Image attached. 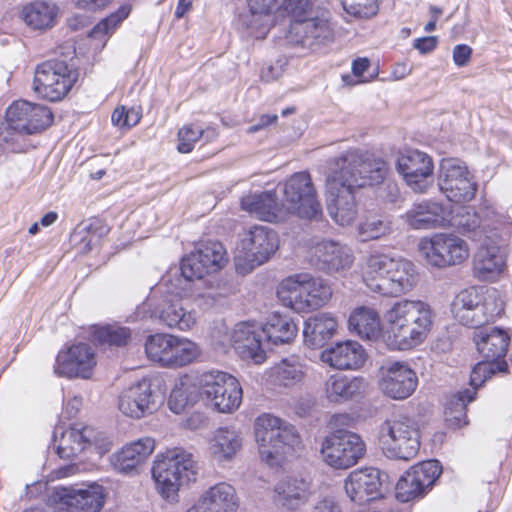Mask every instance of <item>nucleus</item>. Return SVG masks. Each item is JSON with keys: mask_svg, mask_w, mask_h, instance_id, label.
<instances>
[{"mask_svg": "<svg viewBox=\"0 0 512 512\" xmlns=\"http://www.w3.org/2000/svg\"><path fill=\"white\" fill-rule=\"evenodd\" d=\"M387 163L382 159L365 157L357 150H349L334 161L327 177V210L340 226L351 225L358 215L355 191L383 181Z\"/></svg>", "mask_w": 512, "mask_h": 512, "instance_id": "f257e3e1", "label": "nucleus"}, {"mask_svg": "<svg viewBox=\"0 0 512 512\" xmlns=\"http://www.w3.org/2000/svg\"><path fill=\"white\" fill-rule=\"evenodd\" d=\"M434 313L422 300L396 301L384 313L383 338L393 350H409L424 342L432 324Z\"/></svg>", "mask_w": 512, "mask_h": 512, "instance_id": "f03ea898", "label": "nucleus"}, {"mask_svg": "<svg viewBox=\"0 0 512 512\" xmlns=\"http://www.w3.org/2000/svg\"><path fill=\"white\" fill-rule=\"evenodd\" d=\"M363 281L372 292L398 297L416 286L418 274L412 261L375 252L366 258Z\"/></svg>", "mask_w": 512, "mask_h": 512, "instance_id": "7ed1b4c3", "label": "nucleus"}, {"mask_svg": "<svg viewBox=\"0 0 512 512\" xmlns=\"http://www.w3.org/2000/svg\"><path fill=\"white\" fill-rule=\"evenodd\" d=\"M254 433L260 458L269 466L279 465L302 444L293 425L270 413H263L256 418Z\"/></svg>", "mask_w": 512, "mask_h": 512, "instance_id": "20e7f679", "label": "nucleus"}, {"mask_svg": "<svg viewBox=\"0 0 512 512\" xmlns=\"http://www.w3.org/2000/svg\"><path fill=\"white\" fill-rule=\"evenodd\" d=\"M198 473L194 456L183 450H168L157 456L152 467L156 489L168 501H176L181 486L196 480Z\"/></svg>", "mask_w": 512, "mask_h": 512, "instance_id": "39448f33", "label": "nucleus"}, {"mask_svg": "<svg viewBox=\"0 0 512 512\" xmlns=\"http://www.w3.org/2000/svg\"><path fill=\"white\" fill-rule=\"evenodd\" d=\"M329 283L307 273L289 276L281 281L277 296L284 306L303 313L325 306L332 298Z\"/></svg>", "mask_w": 512, "mask_h": 512, "instance_id": "423d86ee", "label": "nucleus"}, {"mask_svg": "<svg viewBox=\"0 0 512 512\" xmlns=\"http://www.w3.org/2000/svg\"><path fill=\"white\" fill-rule=\"evenodd\" d=\"M321 460L336 470L355 466L366 454V443L356 432L339 428L328 433L320 443Z\"/></svg>", "mask_w": 512, "mask_h": 512, "instance_id": "0eeeda50", "label": "nucleus"}, {"mask_svg": "<svg viewBox=\"0 0 512 512\" xmlns=\"http://www.w3.org/2000/svg\"><path fill=\"white\" fill-rule=\"evenodd\" d=\"M418 251L427 265L436 268L460 265L470 256L467 241L447 232L422 237L418 243Z\"/></svg>", "mask_w": 512, "mask_h": 512, "instance_id": "6e6552de", "label": "nucleus"}, {"mask_svg": "<svg viewBox=\"0 0 512 512\" xmlns=\"http://www.w3.org/2000/svg\"><path fill=\"white\" fill-rule=\"evenodd\" d=\"M451 311L462 325L478 328L499 317L503 311V303L494 293L481 296L475 288H470L457 294Z\"/></svg>", "mask_w": 512, "mask_h": 512, "instance_id": "1a4fd4ad", "label": "nucleus"}, {"mask_svg": "<svg viewBox=\"0 0 512 512\" xmlns=\"http://www.w3.org/2000/svg\"><path fill=\"white\" fill-rule=\"evenodd\" d=\"M385 454L389 458L408 461L414 458L420 448V434L417 423L408 417H394L385 420L379 431Z\"/></svg>", "mask_w": 512, "mask_h": 512, "instance_id": "9d476101", "label": "nucleus"}, {"mask_svg": "<svg viewBox=\"0 0 512 512\" xmlns=\"http://www.w3.org/2000/svg\"><path fill=\"white\" fill-rule=\"evenodd\" d=\"M198 390L207 404L220 413L239 408L242 388L238 380L222 371H207L197 377Z\"/></svg>", "mask_w": 512, "mask_h": 512, "instance_id": "9b49d317", "label": "nucleus"}, {"mask_svg": "<svg viewBox=\"0 0 512 512\" xmlns=\"http://www.w3.org/2000/svg\"><path fill=\"white\" fill-rule=\"evenodd\" d=\"M450 222L472 240L478 242L485 238L490 240L499 239L498 236H492V233L499 231L512 232V222L509 218L490 207H483L479 210L462 207L449 220Z\"/></svg>", "mask_w": 512, "mask_h": 512, "instance_id": "f8f14e48", "label": "nucleus"}, {"mask_svg": "<svg viewBox=\"0 0 512 512\" xmlns=\"http://www.w3.org/2000/svg\"><path fill=\"white\" fill-rule=\"evenodd\" d=\"M284 200L282 206L286 213L302 219H317L322 215V206L317 199L316 189L311 176L307 172L291 175L283 187Z\"/></svg>", "mask_w": 512, "mask_h": 512, "instance_id": "ddd939ff", "label": "nucleus"}, {"mask_svg": "<svg viewBox=\"0 0 512 512\" xmlns=\"http://www.w3.org/2000/svg\"><path fill=\"white\" fill-rule=\"evenodd\" d=\"M78 73L63 60H48L35 69L33 90L49 101L62 100L77 81Z\"/></svg>", "mask_w": 512, "mask_h": 512, "instance_id": "4468645a", "label": "nucleus"}, {"mask_svg": "<svg viewBox=\"0 0 512 512\" xmlns=\"http://www.w3.org/2000/svg\"><path fill=\"white\" fill-rule=\"evenodd\" d=\"M106 491L98 483L85 487H57L48 497L54 512H100L105 504Z\"/></svg>", "mask_w": 512, "mask_h": 512, "instance_id": "2eb2a0df", "label": "nucleus"}, {"mask_svg": "<svg viewBox=\"0 0 512 512\" xmlns=\"http://www.w3.org/2000/svg\"><path fill=\"white\" fill-rule=\"evenodd\" d=\"M288 43L303 52H315L333 40L328 11L318 10L306 19L291 22Z\"/></svg>", "mask_w": 512, "mask_h": 512, "instance_id": "dca6fc26", "label": "nucleus"}, {"mask_svg": "<svg viewBox=\"0 0 512 512\" xmlns=\"http://www.w3.org/2000/svg\"><path fill=\"white\" fill-rule=\"evenodd\" d=\"M438 186L447 199L455 203L470 202L477 191V183L467 166L455 158L441 161Z\"/></svg>", "mask_w": 512, "mask_h": 512, "instance_id": "f3484780", "label": "nucleus"}, {"mask_svg": "<svg viewBox=\"0 0 512 512\" xmlns=\"http://www.w3.org/2000/svg\"><path fill=\"white\" fill-rule=\"evenodd\" d=\"M442 473L437 460L424 461L412 466L396 484V498L405 503L423 497Z\"/></svg>", "mask_w": 512, "mask_h": 512, "instance_id": "a211bd4d", "label": "nucleus"}, {"mask_svg": "<svg viewBox=\"0 0 512 512\" xmlns=\"http://www.w3.org/2000/svg\"><path fill=\"white\" fill-rule=\"evenodd\" d=\"M279 247L277 234L267 226H253L242 237L236 259H243L252 269L267 262Z\"/></svg>", "mask_w": 512, "mask_h": 512, "instance_id": "6ab92c4d", "label": "nucleus"}, {"mask_svg": "<svg viewBox=\"0 0 512 512\" xmlns=\"http://www.w3.org/2000/svg\"><path fill=\"white\" fill-rule=\"evenodd\" d=\"M53 113L48 107L25 100L14 101L6 110V123L10 130L31 135L48 128Z\"/></svg>", "mask_w": 512, "mask_h": 512, "instance_id": "aec40b11", "label": "nucleus"}, {"mask_svg": "<svg viewBox=\"0 0 512 512\" xmlns=\"http://www.w3.org/2000/svg\"><path fill=\"white\" fill-rule=\"evenodd\" d=\"M227 263L226 251L220 242L202 244L196 251L182 258L181 275L187 281L200 280L219 271Z\"/></svg>", "mask_w": 512, "mask_h": 512, "instance_id": "412c9836", "label": "nucleus"}, {"mask_svg": "<svg viewBox=\"0 0 512 512\" xmlns=\"http://www.w3.org/2000/svg\"><path fill=\"white\" fill-rule=\"evenodd\" d=\"M432 158L417 149H407L397 159V171L406 184L416 193H425L433 184Z\"/></svg>", "mask_w": 512, "mask_h": 512, "instance_id": "4be33fe9", "label": "nucleus"}, {"mask_svg": "<svg viewBox=\"0 0 512 512\" xmlns=\"http://www.w3.org/2000/svg\"><path fill=\"white\" fill-rule=\"evenodd\" d=\"M159 405V395L149 379L143 378L123 389L118 396V409L126 417L141 419L153 414Z\"/></svg>", "mask_w": 512, "mask_h": 512, "instance_id": "5701e85b", "label": "nucleus"}, {"mask_svg": "<svg viewBox=\"0 0 512 512\" xmlns=\"http://www.w3.org/2000/svg\"><path fill=\"white\" fill-rule=\"evenodd\" d=\"M97 365L94 349L86 343H78L58 353L54 372L67 378L89 379Z\"/></svg>", "mask_w": 512, "mask_h": 512, "instance_id": "b1692460", "label": "nucleus"}, {"mask_svg": "<svg viewBox=\"0 0 512 512\" xmlns=\"http://www.w3.org/2000/svg\"><path fill=\"white\" fill-rule=\"evenodd\" d=\"M512 232L492 233V236H498L499 239H483L480 247L474 256V273L483 281L493 280L503 270L505 266L506 254V236Z\"/></svg>", "mask_w": 512, "mask_h": 512, "instance_id": "393cba45", "label": "nucleus"}, {"mask_svg": "<svg viewBox=\"0 0 512 512\" xmlns=\"http://www.w3.org/2000/svg\"><path fill=\"white\" fill-rule=\"evenodd\" d=\"M378 385L387 397L404 400L416 390L418 378L408 364L395 361L381 366Z\"/></svg>", "mask_w": 512, "mask_h": 512, "instance_id": "a878e982", "label": "nucleus"}, {"mask_svg": "<svg viewBox=\"0 0 512 512\" xmlns=\"http://www.w3.org/2000/svg\"><path fill=\"white\" fill-rule=\"evenodd\" d=\"M261 325L241 322L233 328L229 343L244 361L260 365L266 361V340Z\"/></svg>", "mask_w": 512, "mask_h": 512, "instance_id": "bb28decb", "label": "nucleus"}, {"mask_svg": "<svg viewBox=\"0 0 512 512\" xmlns=\"http://www.w3.org/2000/svg\"><path fill=\"white\" fill-rule=\"evenodd\" d=\"M387 476L379 469L365 467L349 473L344 488L351 501L364 504L383 495V486Z\"/></svg>", "mask_w": 512, "mask_h": 512, "instance_id": "cd10ccee", "label": "nucleus"}, {"mask_svg": "<svg viewBox=\"0 0 512 512\" xmlns=\"http://www.w3.org/2000/svg\"><path fill=\"white\" fill-rule=\"evenodd\" d=\"M240 499L234 486L218 482L203 490L184 512H237Z\"/></svg>", "mask_w": 512, "mask_h": 512, "instance_id": "c85d7f7f", "label": "nucleus"}, {"mask_svg": "<svg viewBox=\"0 0 512 512\" xmlns=\"http://www.w3.org/2000/svg\"><path fill=\"white\" fill-rule=\"evenodd\" d=\"M311 484L304 478L286 477L274 487V503L284 512H297L311 497Z\"/></svg>", "mask_w": 512, "mask_h": 512, "instance_id": "c756f323", "label": "nucleus"}, {"mask_svg": "<svg viewBox=\"0 0 512 512\" xmlns=\"http://www.w3.org/2000/svg\"><path fill=\"white\" fill-rule=\"evenodd\" d=\"M401 219L413 230H430L449 224L443 205L431 200L414 203Z\"/></svg>", "mask_w": 512, "mask_h": 512, "instance_id": "7c9ffc66", "label": "nucleus"}, {"mask_svg": "<svg viewBox=\"0 0 512 512\" xmlns=\"http://www.w3.org/2000/svg\"><path fill=\"white\" fill-rule=\"evenodd\" d=\"M320 358L337 370H357L365 363L366 353L358 342L347 340L323 350Z\"/></svg>", "mask_w": 512, "mask_h": 512, "instance_id": "2f4dec72", "label": "nucleus"}, {"mask_svg": "<svg viewBox=\"0 0 512 512\" xmlns=\"http://www.w3.org/2000/svg\"><path fill=\"white\" fill-rule=\"evenodd\" d=\"M92 434V427L73 424L65 428L56 426L53 434V444L58 456L62 459H72L87 449V437Z\"/></svg>", "mask_w": 512, "mask_h": 512, "instance_id": "473e14b6", "label": "nucleus"}, {"mask_svg": "<svg viewBox=\"0 0 512 512\" xmlns=\"http://www.w3.org/2000/svg\"><path fill=\"white\" fill-rule=\"evenodd\" d=\"M367 382L363 377L347 376L340 373L329 375L323 382L322 390L330 403H345L365 392Z\"/></svg>", "mask_w": 512, "mask_h": 512, "instance_id": "72a5a7b5", "label": "nucleus"}, {"mask_svg": "<svg viewBox=\"0 0 512 512\" xmlns=\"http://www.w3.org/2000/svg\"><path fill=\"white\" fill-rule=\"evenodd\" d=\"M155 316L162 324L170 329L187 331L191 329L197 321L196 312L193 309H187L182 300L176 295L171 296L157 307L152 317Z\"/></svg>", "mask_w": 512, "mask_h": 512, "instance_id": "f704fd0d", "label": "nucleus"}, {"mask_svg": "<svg viewBox=\"0 0 512 512\" xmlns=\"http://www.w3.org/2000/svg\"><path fill=\"white\" fill-rule=\"evenodd\" d=\"M154 449V439L144 437L127 444L121 450L114 453L110 458V463L116 471L129 473L142 464L152 454Z\"/></svg>", "mask_w": 512, "mask_h": 512, "instance_id": "c9c22d12", "label": "nucleus"}, {"mask_svg": "<svg viewBox=\"0 0 512 512\" xmlns=\"http://www.w3.org/2000/svg\"><path fill=\"white\" fill-rule=\"evenodd\" d=\"M58 6L51 1L35 0L18 8V18L33 30H47L57 21Z\"/></svg>", "mask_w": 512, "mask_h": 512, "instance_id": "e433bc0d", "label": "nucleus"}, {"mask_svg": "<svg viewBox=\"0 0 512 512\" xmlns=\"http://www.w3.org/2000/svg\"><path fill=\"white\" fill-rule=\"evenodd\" d=\"M241 208L268 222L280 221L287 217L283 206L277 204L276 193L273 191L244 196L241 199Z\"/></svg>", "mask_w": 512, "mask_h": 512, "instance_id": "4c0bfd02", "label": "nucleus"}, {"mask_svg": "<svg viewBox=\"0 0 512 512\" xmlns=\"http://www.w3.org/2000/svg\"><path fill=\"white\" fill-rule=\"evenodd\" d=\"M313 255L328 271H341L350 268L354 257L352 250L332 240H322L312 247Z\"/></svg>", "mask_w": 512, "mask_h": 512, "instance_id": "58836bf2", "label": "nucleus"}, {"mask_svg": "<svg viewBox=\"0 0 512 512\" xmlns=\"http://www.w3.org/2000/svg\"><path fill=\"white\" fill-rule=\"evenodd\" d=\"M474 341L485 359L499 361L507 351L509 336L500 328L486 327L475 332Z\"/></svg>", "mask_w": 512, "mask_h": 512, "instance_id": "ea45409f", "label": "nucleus"}, {"mask_svg": "<svg viewBox=\"0 0 512 512\" xmlns=\"http://www.w3.org/2000/svg\"><path fill=\"white\" fill-rule=\"evenodd\" d=\"M338 322L331 313H319L309 317L303 327L305 343L310 347H320L337 332Z\"/></svg>", "mask_w": 512, "mask_h": 512, "instance_id": "a19ab883", "label": "nucleus"}, {"mask_svg": "<svg viewBox=\"0 0 512 512\" xmlns=\"http://www.w3.org/2000/svg\"><path fill=\"white\" fill-rule=\"evenodd\" d=\"M243 439L234 429H217L209 442L210 454L219 463L232 460L242 448Z\"/></svg>", "mask_w": 512, "mask_h": 512, "instance_id": "79ce46f5", "label": "nucleus"}, {"mask_svg": "<svg viewBox=\"0 0 512 512\" xmlns=\"http://www.w3.org/2000/svg\"><path fill=\"white\" fill-rule=\"evenodd\" d=\"M349 329L359 337L375 340L381 333V322L378 312L369 307H358L350 315Z\"/></svg>", "mask_w": 512, "mask_h": 512, "instance_id": "37998d69", "label": "nucleus"}, {"mask_svg": "<svg viewBox=\"0 0 512 512\" xmlns=\"http://www.w3.org/2000/svg\"><path fill=\"white\" fill-rule=\"evenodd\" d=\"M304 378V365L298 357L291 356L282 359L268 371L271 384L280 387H293Z\"/></svg>", "mask_w": 512, "mask_h": 512, "instance_id": "c03bdc74", "label": "nucleus"}, {"mask_svg": "<svg viewBox=\"0 0 512 512\" xmlns=\"http://www.w3.org/2000/svg\"><path fill=\"white\" fill-rule=\"evenodd\" d=\"M261 329L266 342H271L274 345L290 343L298 331L291 318L279 314L271 315Z\"/></svg>", "mask_w": 512, "mask_h": 512, "instance_id": "a18cd8bd", "label": "nucleus"}, {"mask_svg": "<svg viewBox=\"0 0 512 512\" xmlns=\"http://www.w3.org/2000/svg\"><path fill=\"white\" fill-rule=\"evenodd\" d=\"M201 354L199 345L191 339L173 335L167 367L177 369L195 362Z\"/></svg>", "mask_w": 512, "mask_h": 512, "instance_id": "49530a36", "label": "nucleus"}, {"mask_svg": "<svg viewBox=\"0 0 512 512\" xmlns=\"http://www.w3.org/2000/svg\"><path fill=\"white\" fill-rule=\"evenodd\" d=\"M197 379L193 381L186 376L177 383L170 393L168 400L169 408L175 414H181L188 407L192 406L198 399Z\"/></svg>", "mask_w": 512, "mask_h": 512, "instance_id": "de8ad7c7", "label": "nucleus"}, {"mask_svg": "<svg viewBox=\"0 0 512 512\" xmlns=\"http://www.w3.org/2000/svg\"><path fill=\"white\" fill-rule=\"evenodd\" d=\"M173 334L156 333L149 335L145 341V353L149 360L161 367H167V361L170 354Z\"/></svg>", "mask_w": 512, "mask_h": 512, "instance_id": "09e8293b", "label": "nucleus"}, {"mask_svg": "<svg viewBox=\"0 0 512 512\" xmlns=\"http://www.w3.org/2000/svg\"><path fill=\"white\" fill-rule=\"evenodd\" d=\"M475 394L467 389L451 398L445 409V420L451 427L459 428L467 424L466 406L474 400Z\"/></svg>", "mask_w": 512, "mask_h": 512, "instance_id": "8fccbe9b", "label": "nucleus"}, {"mask_svg": "<svg viewBox=\"0 0 512 512\" xmlns=\"http://www.w3.org/2000/svg\"><path fill=\"white\" fill-rule=\"evenodd\" d=\"M357 231L362 242L378 240L391 234L392 224L386 218L370 216L359 224Z\"/></svg>", "mask_w": 512, "mask_h": 512, "instance_id": "3c124183", "label": "nucleus"}, {"mask_svg": "<svg viewBox=\"0 0 512 512\" xmlns=\"http://www.w3.org/2000/svg\"><path fill=\"white\" fill-rule=\"evenodd\" d=\"M93 338L104 346H125L131 340V331L127 327L104 326L94 330Z\"/></svg>", "mask_w": 512, "mask_h": 512, "instance_id": "603ef678", "label": "nucleus"}, {"mask_svg": "<svg viewBox=\"0 0 512 512\" xmlns=\"http://www.w3.org/2000/svg\"><path fill=\"white\" fill-rule=\"evenodd\" d=\"M507 369V363L505 361H493L485 359V361L478 362L470 376V385L475 390L480 387L488 378H490L496 372H505Z\"/></svg>", "mask_w": 512, "mask_h": 512, "instance_id": "864d4df0", "label": "nucleus"}, {"mask_svg": "<svg viewBox=\"0 0 512 512\" xmlns=\"http://www.w3.org/2000/svg\"><path fill=\"white\" fill-rule=\"evenodd\" d=\"M104 233H106V229L98 221L91 223L86 229L77 232L75 237H79L78 251L86 254L98 247Z\"/></svg>", "mask_w": 512, "mask_h": 512, "instance_id": "5fc2aeb1", "label": "nucleus"}, {"mask_svg": "<svg viewBox=\"0 0 512 512\" xmlns=\"http://www.w3.org/2000/svg\"><path fill=\"white\" fill-rule=\"evenodd\" d=\"M130 13L129 6H121L116 12L100 21L90 32V36L98 38L112 34L117 26L128 17Z\"/></svg>", "mask_w": 512, "mask_h": 512, "instance_id": "6e6d98bb", "label": "nucleus"}, {"mask_svg": "<svg viewBox=\"0 0 512 512\" xmlns=\"http://www.w3.org/2000/svg\"><path fill=\"white\" fill-rule=\"evenodd\" d=\"M281 9L291 17L292 22L306 19L320 10L314 7L312 0H283Z\"/></svg>", "mask_w": 512, "mask_h": 512, "instance_id": "4d7b16f0", "label": "nucleus"}, {"mask_svg": "<svg viewBox=\"0 0 512 512\" xmlns=\"http://www.w3.org/2000/svg\"><path fill=\"white\" fill-rule=\"evenodd\" d=\"M342 5L348 14L360 18H369L378 11L377 0H342Z\"/></svg>", "mask_w": 512, "mask_h": 512, "instance_id": "13d9d810", "label": "nucleus"}, {"mask_svg": "<svg viewBox=\"0 0 512 512\" xmlns=\"http://www.w3.org/2000/svg\"><path fill=\"white\" fill-rule=\"evenodd\" d=\"M204 134V130L193 125L183 126L178 132L177 149L181 153H189L193 150L195 143Z\"/></svg>", "mask_w": 512, "mask_h": 512, "instance_id": "bf43d9fd", "label": "nucleus"}, {"mask_svg": "<svg viewBox=\"0 0 512 512\" xmlns=\"http://www.w3.org/2000/svg\"><path fill=\"white\" fill-rule=\"evenodd\" d=\"M87 449L94 448L100 455L109 452L112 448L111 439L103 432L92 427V434L87 437Z\"/></svg>", "mask_w": 512, "mask_h": 512, "instance_id": "052dcab7", "label": "nucleus"}, {"mask_svg": "<svg viewBox=\"0 0 512 512\" xmlns=\"http://www.w3.org/2000/svg\"><path fill=\"white\" fill-rule=\"evenodd\" d=\"M386 174H388V172ZM386 178L387 175H385V178L383 179L382 182L376 184L375 186L382 185L378 192L380 198H382L386 202L394 203L399 198L400 192L396 183L387 180Z\"/></svg>", "mask_w": 512, "mask_h": 512, "instance_id": "680f3d73", "label": "nucleus"}, {"mask_svg": "<svg viewBox=\"0 0 512 512\" xmlns=\"http://www.w3.org/2000/svg\"><path fill=\"white\" fill-rule=\"evenodd\" d=\"M472 55V48L465 44L456 45L453 48V60L458 67L466 66Z\"/></svg>", "mask_w": 512, "mask_h": 512, "instance_id": "e2e57ef3", "label": "nucleus"}, {"mask_svg": "<svg viewBox=\"0 0 512 512\" xmlns=\"http://www.w3.org/2000/svg\"><path fill=\"white\" fill-rule=\"evenodd\" d=\"M438 43L436 36H426L414 40L413 47L417 49L421 54H427L432 52Z\"/></svg>", "mask_w": 512, "mask_h": 512, "instance_id": "0e129e2a", "label": "nucleus"}, {"mask_svg": "<svg viewBox=\"0 0 512 512\" xmlns=\"http://www.w3.org/2000/svg\"><path fill=\"white\" fill-rule=\"evenodd\" d=\"M312 512H341V510L333 497H323L314 505Z\"/></svg>", "mask_w": 512, "mask_h": 512, "instance_id": "69168bd1", "label": "nucleus"}, {"mask_svg": "<svg viewBox=\"0 0 512 512\" xmlns=\"http://www.w3.org/2000/svg\"><path fill=\"white\" fill-rule=\"evenodd\" d=\"M75 6L80 9L95 11L107 6L111 0H73Z\"/></svg>", "mask_w": 512, "mask_h": 512, "instance_id": "338daca9", "label": "nucleus"}, {"mask_svg": "<svg viewBox=\"0 0 512 512\" xmlns=\"http://www.w3.org/2000/svg\"><path fill=\"white\" fill-rule=\"evenodd\" d=\"M83 405V400L79 396H73L70 398L65 406V414L68 418H74L79 413Z\"/></svg>", "mask_w": 512, "mask_h": 512, "instance_id": "774afa93", "label": "nucleus"}]
</instances>
